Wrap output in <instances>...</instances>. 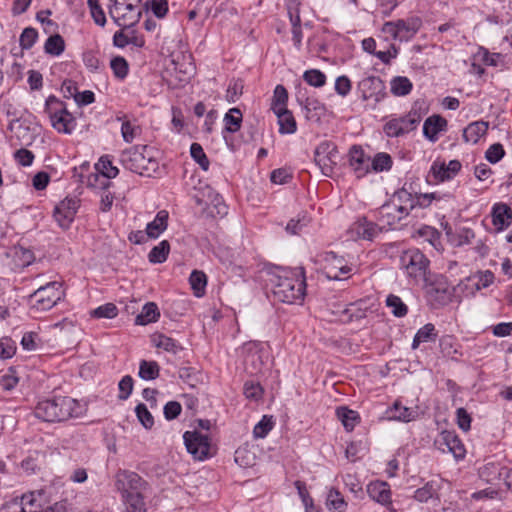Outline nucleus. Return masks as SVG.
<instances>
[{
    "mask_svg": "<svg viewBox=\"0 0 512 512\" xmlns=\"http://www.w3.org/2000/svg\"><path fill=\"white\" fill-rule=\"evenodd\" d=\"M84 407L79 401L68 396L41 400L34 409L37 418L46 422H61L80 417Z\"/></svg>",
    "mask_w": 512,
    "mask_h": 512,
    "instance_id": "f257e3e1",
    "label": "nucleus"
},
{
    "mask_svg": "<svg viewBox=\"0 0 512 512\" xmlns=\"http://www.w3.org/2000/svg\"><path fill=\"white\" fill-rule=\"evenodd\" d=\"M305 290V272L301 267L283 270L275 276L273 281V296L283 303H301L305 296Z\"/></svg>",
    "mask_w": 512,
    "mask_h": 512,
    "instance_id": "f03ea898",
    "label": "nucleus"
},
{
    "mask_svg": "<svg viewBox=\"0 0 512 512\" xmlns=\"http://www.w3.org/2000/svg\"><path fill=\"white\" fill-rule=\"evenodd\" d=\"M444 197H450V195H440L437 192L412 195L408 191L402 189L394 195V198L397 199L400 204L382 206L380 209V215L382 219L387 217V223L391 225L400 221L404 215H408L415 207L419 206L421 208H426L433 200H441Z\"/></svg>",
    "mask_w": 512,
    "mask_h": 512,
    "instance_id": "7ed1b4c3",
    "label": "nucleus"
},
{
    "mask_svg": "<svg viewBox=\"0 0 512 512\" xmlns=\"http://www.w3.org/2000/svg\"><path fill=\"white\" fill-rule=\"evenodd\" d=\"M117 488L120 491L125 512H147L143 491L146 482L134 472L118 475Z\"/></svg>",
    "mask_w": 512,
    "mask_h": 512,
    "instance_id": "20e7f679",
    "label": "nucleus"
},
{
    "mask_svg": "<svg viewBox=\"0 0 512 512\" xmlns=\"http://www.w3.org/2000/svg\"><path fill=\"white\" fill-rule=\"evenodd\" d=\"M428 108L424 101H415L411 109L403 115H393L387 118L383 125V132L389 138L404 137L417 129Z\"/></svg>",
    "mask_w": 512,
    "mask_h": 512,
    "instance_id": "39448f33",
    "label": "nucleus"
},
{
    "mask_svg": "<svg viewBox=\"0 0 512 512\" xmlns=\"http://www.w3.org/2000/svg\"><path fill=\"white\" fill-rule=\"evenodd\" d=\"M123 166L139 175L151 176L158 169V162L148 154L146 146H134L121 154Z\"/></svg>",
    "mask_w": 512,
    "mask_h": 512,
    "instance_id": "423d86ee",
    "label": "nucleus"
},
{
    "mask_svg": "<svg viewBox=\"0 0 512 512\" xmlns=\"http://www.w3.org/2000/svg\"><path fill=\"white\" fill-rule=\"evenodd\" d=\"M64 295L61 282H49L46 285L40 286L29 295L30 310L33 313L46 312L56 306L63 299Z\"/></svg>",
    "mask_w": 512,
    "mask_h": 512,
    "instance_id": "0eeeda50",
    "label": "nucleus"
},
{
    "mask_svg": "<svg viewBox=\"0 0 512 512\" xmlns=\"http://www.w3.org/2000/svg\"><path fill=\"white\" fill-rule=\"evenodd\" d=\"M109 15L123 29L136 25L142 16V0H111Z\"/></svg>",
    "mask_w": 512,
    "mask_h": 512,
    "instance_id": "6e6552de",
    "label": "nucleus"
},
{
    "mask_svg": "<svg viewBox=\"0 0 512 512\" xmlns=\"http://www.w3.org/2000/svg\"><path fill=\"white\" fill-rule=\"evenodd\" d=\"M45 112L48 114L51 126L59 133L71 134L76 127L75 117L68 111L66 104L49 96L45 103Z\"/></svg>",
    "mask_w": 512,
    "mask_h": 512,
    "instance_id": "1a4fd4ad",
    "label": "nucleus"
},
{
    "mask_svg": "<svg viewBox=\"0 0 512 512\" xmlns=\"http://www.w3.org/2000/svg\"><path fill=\"white\" fill-rule=\"evenodd\" d=\"M430 261L418 249H408L400 256V268L416 282L427 281Z\"/></svg>",
    "mask_w": 512,
    "mask_h": 512,
    "instance_id": "9d476101",
    "label": "nucleus"
},
{
    "mask_svg": "<svg viewBox=\"0 0 512 512\" xmlns=\"http://www.w3.org/2000/svg\"><path fill=\"white\" fill-rule=\"evenodd\" d=\"M323 262L326 277L331 280H345L356 271L353 265H349L343 257L334 252L325 253Z\"/></svg>",
    "mask_w": 512,
    "mask_h": 512,
    "instance_id": "9b49d317",
    "label": "nucleus"
},
{
    "mask_svg": "<svg viewBox=\"0 0 512 512\" xmlns=\"http://www.w3.org/2000/svg\"><path fill=\"white\" fill-rule=\"evenodd\" d=\"M421 20L410 18L407 20L389 21L383 25L382 31L395 40L408 41L419 31Z\"/></svg>",
    "mask_w": 512,
    "mask_h": 512,
    "instance_id": "f8f14e48",
    "label": "nucleus"
},
{
    "mask_svg": "<svg viewBox=\"0 0 512 512\" xmlns=\"http://www.w3.org/2000/svg\"><path fill=\"white\" fill-rule=\"evenodd\" d=\"M337 158V146L331 141H323L315 149L314 160L326 176L333 173Z\"/></svg>",
    "mask_w": 512,
    "mask_h": 512,
    "instance_id": "ddd939ff",
    "label": "nucleus"
},
{
    "mask_svg": "<svg viewBox=\"0 0 512 512\" xmlns=\"http://www.w3.org/2000/svg\"><path fill=\"white\" fill-rule=\"evenodd\" d=\"M187 451L197 460H203L209 456L210 443L206 435L197 431H186L183 435Z\"/></svg>",
    "mask_w": 512,
    "mask_h": 512,
    "instance_id": "4468645a",
    "label": "nucleus"
},
{
    "mask_svg": "<svg viewBox=\"0 0 512 512\" xmlns=\"http://www.w3.org/2000/svg\"><path fill=\"white\" fill-rule=\"evenodd\" d=\"M358 90L364 101H373L374 105L382 101L386 95L385 85L377 76H369L358 84Z\"/></svg>",
    "mask_w": 512,
    "mask_h": 512,
    "instance_id": "2eb2a0df",
    "label": "nucleus"
},
{
    "mask_svg": "<svg viewBox=\"0 0 512 512\" xmlns=\"http://www.w3.org/2000/svg\"><path fill=\"white\" fill-rule=\"evenodd\" d=\"M78 208L79 200L77 198L66 197L55 206L53 216L61 228L67 229L73 222Z\"/></svg>",
    "mask_w": 512,
    "mask_h": 512,
    "instance_id": "dca6fc26",
    "label": "nucleus"
},
{
    "mask_svg": "<svg viewBox=\"0 0 512 512\" xmlns=\"http://www.w3.org/2000/svg\"><path fill=\"white\" fill-rule=\"evenodd\" d=\"M383 230L384 226H379L378 224L362 218L354 222L347 233L349 239L352 240L363 239L373 241Z\"/></svg>",
    "mask_w": 512,
    "mask_h": 512,
    "instance_id": "f3484780",
    "label": "nucleus"
},
{
    "mask_svg": "<svg viewBox=\"0 0 512 512\" xmlns=\"http://www.w3.org/2000/svg\"><path fill=\"white\" fill-rule=\"evenodd\" d=\"M95 168L98 173L89 177V183L90 185H95L92 179H94L95 182L99 181L100 187L103 189H107L111 184L110 179L115 178L119 173L118 168L112 164L108 156H102L96 163Z\"/></svg>",
    "mask_w": 512,
    "mask_h": 512,
    "instance_id": "a211bd4d",
    "label": "nucleus"
},
{
    "mask_svg": "<svg viewBox=\"0 0 512 512\" xmlns=\"http://www.w3.org/2000/svg\"><path fill=\"white\" fill-rule=\"evenodd\" d=\"M436 443L442 451L452 453L457 460L465 457V447L455 432L443 431Z\"/></svg>",
    "mask_w": 512,
    "mask_h": 512,
    "instance_id": "6ab92c4d",
    "label": "nucleus"
},
{
    "mask_svg": "<svg viewBox=\"0 0 512 512\" xmlns=\"http://www.w3.org/2000/svg\"><path fill=\"white\" fill-rule=\"evenodd\" d=\"M42 495L41 491H32L16 498L13 503L14 512H40Z\"/></svg>",
    "mask_w": 512,
    "mask_h": 512,
    "instance_id": "aec40b11",
    "label": "nucleus"
},
{
    "mask_svg": "<svg viewBox=\"0 0 512 512\" xmlns=\"http://www.w3.org/2000/svg\"><path fill=\"white\" fill-rule=\"evenodd\" d=\"M461 169L458 160H451L448 164L434 162L430 169V175L435 182H442L453 178Z\"/></svg>",
    "mask_w": 512,
    "mask_h": 512,
    "instance_id": "412c9836",
    "label": "nucleus"
},
{
    "mask_svg": "<svg viewBox=\"0 0 512 512\" xmlns=\"http://www.w3.org/2000/svg\"><path fill=\"white\" fill-rule=\"evenodd\" d=\"M447 121L440 115L434 114L429 116L423 124V135L430 141L435 142L438 139V134L445 131Z\"/></svg>",
    "mask_w": 512,
    "mask_h": 512,
    "instance_id": "4be33fe9",
    "label": "nucleus"
},
{
    "mask_svg": "<svg viewBox=\"0 0 512 512\" xmlns=\"http://www.w3.org/2000/svg\"><path fill=\"white\" fill-rule=\"evenodd\" d=\"M349 163L358 178L365 176L369 171V158L365 156L364 151L358 146H353L350 149Z\"/></svg>",
    "mask_w": 512,
    "mask_h": 512,
    "instance_id": "5701e85b",
    "label": "nucleus"
},
{
    "mask_svg": "<svg viewBox=\"0 0 512 512\" xmlns=\"http://www.w3.org/2000/svg\"><path fill=\"white\" fill-rule=\"evenodd\" d=\"M492 223L497 231H503L506 229L512 219V211L509 206L503 203H498L493 206L492 209Z\"/></svg>",
    "mask_w": 512,
    "mask_h": 512,
    "instance_id": "b1692460",
    "label": "nucleus"
},
{
    "mask_svg": "<svg viewBox=\"0 0 512 512\" xmlns=\"http://www.w3.org/2000/svg\"><path fill=\"white\" fill-rule=\"evenodd\" d=\"M167 225L168 212L166 210H160L155 219L147 224L145 233L147 237L156 239L166 230Z\"/></svg>",
    "mask_w": 512,
    "mask_h": 512,
    "instance_id": "393cba45",
    "label": "nucleus"
},
{
    "mask_svg": "<svg viewBox=\"0 0 512 512\" xmlns=\"http://www.w3.org/2000/svg\"><path fill=\"white\" fill-rule=\"evenodd\" d=\"M420 415L418 407L402 406L399 402H395L390 410V418L410 422L417 419Z\"/></svg>",
    "mask_w": 512,
    "mask_h": 512,
    "instance_id": "a878e982",
    "label": "nucleus"
},
{
    "mask_svg": "<svg viewBox=\"0 0 512 512\" xmlns=\"http://www.w3.org/2000/svg\"><path fill=\"white\" fill-rule=\"evenodd\" d=\"M488 127L485 121L472 122L464 129L463 138L466 142L476 144L487 133Z\"/></svg>",
    "mask_w": 512,
    "mask_h": 512,
    "instance_id": "bb28decb",
    "label": "nucleus"
},
{
    "mask_svg": "<svg viewBox=\"0 0 512 512\" xmlns=\"http://www.w3.org/2000/svg\"><path fill=\"white\" fill-rule=\"evenodd\" d=\"M369 496L380 504L386 505L391 502V492L385 482H376L368 486Z\"/></svg>",
    "mask_w": 512,
    "mask_h": 512,
    "instance_id": "cd10ccee",
    "label": "nucleus"
},
{
    "mask_svg": "<svg viewBox=\"0 0 512 512\" xmlns=\"http://www.w3.org/2000/svg\"><path fill=\"white\" fill-rule=\"evenodd\" d=\"M274 113L278 118L279 132L281 134H293L296 132L297 124L289 110L283 109Z\"/></svg>",
    "mask_w": 512,
    "mask_h": 512,
    "instance_id": "c85d7f7f",
    "label": "nucleus"
},
{
    "mask_svg": "<svg viewBox=\"0 0 512 512\" xmlns=\"http://www.w3.org/2000/svg\"><path fill=\"white\" fill-rule=\"evenodd\" d=\"M117 120L122 122L121 134L125 142L131 143L140 135L141 128L135 121L127 119L125 115L117 117Z\"/></svg>",
    "mask_w": 512,
    "mask_h": 512,
    "instance_id": "c756f323",
    "label": "nucleus"
},
{
    "mask_svg": "<svg viewBox=\"0 0 512 512\" xmlns=\"http://www.w3.org/2000/svg\"><path fill=\"white\" fill-rule=\"evenodd\" d=\"M160 317V312L157 305L154 302L146 303L139 315H137L135 322L138 325H147L152 322H156Z\"/></svg>",
    "mask_w": 512,
    "mask_h": 512,
    "instance_id": "7c9ffc66",
    "label": "nucleus"
},
{
    "mask_svg": "<svg viewBox=\"0 0 512 512\" xmlns=\"http://www.w3.org/2000/svg\"><path fill=\"white\" fill-rule=\"evenodd\" d=\"M436 338L435 326L432 323H427L417 331L412 342V348L416 349L421 343L435 341Z\"/></svg>",
    "mask_w": 512,
    "mask_h": 512,
    "instance_id": "2f4dec72",
    "label": "nucleus"
},
{
    "mask_svg": "<svg viewBox=\"0 0 512 512\" xmlns=\"http://www.w3.org/2000/svg\"><path fill=\"white\" fill-rule=\"evenodd\" d=\"M327 508L332 512H344L347 502L342 494L336 489H330L326 497Z\"/></svg>",
    "mask_w": 512,
    "mask_h": 512,
    "instance_id": "473e14b6",
    "label": "nucleus"
},
{
    "mask_svg": "<svg viewBox=\"0 0 512 512\" xmlns=\"http://www.w3.org/2000/svg\"><path fill=\"white\" fill-rule=\"evenodd\" d=\"M336 414L347 431H352L358 423V414L346 407H339Z\"/></svg>",
    "mask_w": 512,
    "mask_h": 512,
    "instance_id": "72a5a7b5",
    "label": "nucleus"
},
{
    "mask_svg": "<svg viewBox=\"0 0 512 512\" xmlns=\"http://www.w3.org/2000/svg\"><path fill=\"white\" fill-rule=\"evenodd\" d=\"M170 251V244L167 240L161 241L154 246L148 254V259L153 264L163 263L166 261Z\"/></svg>",
    "mask_w": 512,
    "mask_h": 512,
    "instance_id": "f704fd0d",
    "label": "nucleus"
},
{
    "mask_svg": "<svg viewBox=\"0 0 512 512\" xmlns=\"http://www.w3.org/2000/svg\"><path fill=\"white\" fill-rule=\"evenodd\" d=\"M412 83L407 77L397 76L391 80L390 90L395 96H405L412 90Z\"/></svg>",
    "mask_w": 512,
    "mask_h": 512,
    "instance_id": "c9c22d12",
    "label": "nucleus"
},
{
    "mask_svg": "<svg viewBox=\"0 0 512 512\" xmlns=\"http://www.w3.org/2000/svg\"><path fill=\"white\" fill-rule=\"evenodd\" d=\"M189 282L191 285V288L194 291V295L197 297H202L205 293V288L207 285V277L204 272L194 270L190 277Z\"/></svg>",
    "mask_w": 512,
    "mask_h": 512,
    "instance_id": "e433bc0d",
    "label": "nucleus"
},
{
    "mask_svg": "<svg viewBox=\"0 0 512 512\" xmlns=\"http://www.w3.org/2000/svg\"><path fill=\"white\" fill-rule=\"evenodd\" d=\"M225 128L234 133L241 127L242 113L238 108H231L224 116Z\"/></svg>",
    "mask_w": 512,
    "mask_h": 512,
    "instance_id": "4c0bfd02",
    "label": "nucleus"
},
{
    "mask_svg": "<svg viewBox=\"0 0 512 512\" xmlns=\"http://www.w3.org/2000/svg\"><path fill=\"white\" fill-rule=\"evenodd\" d=\"M160 367L155 361L142 360L139 365V377L144 380H154L159 376Z\"/></svg>",
    "mask_w": 512,
    "mask_h": 512,
    "instance_id": "58836bf2",
    "label": "nucleus"
},
{
    "mask_svg": "<svg viewBox=\"0 0 512 512\" xmlns=\"http://www.w3.org/2000/svg\"><path fill=\"white\" fill-rule=\"evenodd\" d=\"M65 49L64 39L59 35L55 34L50 36L44 45V50L47 54L53 56H59L63 53Z\"/></svg>",
    "mask_w": 512,
    "mask_h": 512,
    "instance_id": "ea45409f",
    "label": "nucleus"
},
{
    "mask_svg": "<svg viewBox=\"0 0 512 512\" xmlns=\"http://www.w3.org/2000/svg\"><path fill=\"white\" fill-rule=\"evenodd\" d=\"M153 343L157 348H161L173 354L178 353V351L182 349L177 341L162 334L156 335L153 338Z\"/></svg>",
    "mask_w": 512,
    "mask_h": 512,
    "instance_id": "a19ab883",
    "label": "nucleus"
},
{
    "mask_svg": "<svg viewBox=\"0 0 512 512\" xmlns=\"http://www.w3.org/2000/svg\"><path fill=\"white\" fill-rule=\"evenodd\" d=\"M255 453L248 447H239L235 451V462L242 467H251L255 464Z\"/></svg>",
    "mask_w": 512,
    "mask_h": 512,
    "instance_id": "79ce46f5",
    "label": "nucleus"
},
{
    "mask_svg": "<svg viewBox=\"0 0 512 512\" xmlns=\"http://www.w3.org/2000/svg\"><path fill=\"white\" fill-rule=\"evenodd\" d=\"M288 100V92L282 85H277L274 89L273 100H272V110L273 112H277L283 109H286V103Z\"/></svg>",
    "mask_w": 512,
    "mask_h": 512,
    "instance_id": "37998d69",
    "label": "nucleus"
},
{
    "mask_svg": "<svg viewBox=\"0 0 512 512\" xmlns=\"http://www.w3.org/2000/svg\"><path fill=\"white\" fill-rule=\"evenodd\" d=\"M386 305L396 317H403L407 314L408 308L400 297L390 294L386 298Z\"/></svg>",
    "mask_w": 512,
    "mask_h": 512,
    "instance_id": "c03bdc74",
    "label": "nucleus"
},
{
    "mask_svg": "<svg viewBox=\"0 0 512 512\" xmlns=\"http://www.w3.org/2000/svg\"><path fill=\"white\" fill-rule=\"evenodd\" d=\"M190 154L194 161L197 162L203 170H208L210 163L202 146L199 143H193L191 145Z\"/></svg>",
    "mask_w": 512,
    "mask_h": 512,
    "instance_id": "a18cd8bd",
    "label": "nucleus"
},
{
    "mask_svg": "<svg viewBox=\"0 0 512 512\" xmlns=\"http://www.w3.org/2000/svg\"><path fill=\"white\" fill-rule=\"evenodd\" d=\"M91 316L94 318H107L112 319L117 316L118 309L113 303H106L97 307L96 309L91 311Z\"/></svg>",
    "mask_w": 512,
    "mask_h": 512,
    "instance_id": "49530a36",
    "label": "nucleus"
},
{
    "mask_svg": "<svg viewBox=\"0 0 512 512\" xmlns=\"http://www.w3.org/2000/svg\"><path fill=\"white\" fill-rule=\"evenodd\" d=\"M87 4L94 22L97 25L104 27L106 24V16L103 9L100 6L99 0H88Z\"/></svg>",
    "mask_w": 512,
    "mask_h": 512,
    "instance_id": "de8ad7c7",
    "label": "nucleus"
},
{
    "mask_svg": "<svg viewBox=\"0 0 512 512\" xmlns=\"http://www.w3.org/2000/svg\"><path fill=\"white\" fill-rule=\"evenodd\" d=\"M303 79L311 86L322 87L326 83V76L320 70L311 69L303 74Z\"/></svg>",
    "mask_w": 512,
    "mask_h": 512,
    "instance_id": "09e8293b",
    "label": "nucleus"
},
{
    "mask_svg": "<svg viewBox=\"0 0 512 512\" xmlns=\"http://www.w3.org/2000/svg\"><path fill=\"white\" fill-rule=\"evenodd\" d=\"M272 417L263 416L262 419L254 426L253 435L255 438H264L272 430Z\"/></svg>",
    "mask_w": 512,
    "mask_h": 512,
    "instance_id": "8fccbe9b",
    "label": "nucleus"
},
{
    "mask_svg": "<svg viewBox=\"0 0 512 512\" xmlns=\"http://www.w3.org/2000/svg\"><path fill=\"white\" fill-rule=\"evenodd\" d=\"M110 67L119 79H124L128 74V63L123 57H114L110 62Z\"/></svg>",
    "mask_w": 512,
    "mask_h": 512,
    "instance_id": "3c124183",
    "label": "nucleus"
},
{
    "mask_svg": "<svg viewBox=\"0 0 512 512\" xmlns=\"http://www.w3.org/2000/svg\"><path fill=\"white\" fill-rule=\"evenodd\" d=\"M392 165V158L387 153H378L372 160V168L376 172L389 170Z\"/></svg>",
    "mask_w": 512,
    "mask_h": 512,
    "instance_id": "603ef678",
    "label": "nucleus"
},
{
    "mask_svg": "<svg viewBox=\"0 0 512 512\" xmlns=\"http://www.w3.org/2000/svg\"><path fill=\"white\" fill-rule=\"evenodd\" d=\"M468 281H474L473 285L475 286L476 290H480L483 288H487L493 283L494 275L491 271L486 270L480 273L478 276L469 278Z\"/></svg>",
    "mask_w": 512,
    "mask_h": 512,
    "instance_id": "864d4df0",
    "label": "nucleus"
},
{
    "mask_svg": "<svg viewBox=\"0 0 512 512\" xmlns=\"http://www.w3.org/2000/svg\"><path fill=\"white\" fill-rule=\"evenodd\" d=\"M135 412L137 418L145 428H151L154 425V419L151 413L148 411L145 404L140 403L136 406Z\"/></svg>",
    "mask_w": 512,
    "mask_h": 512,
    "instance_id": "5fc2aeb1",
    "label": "nucleus"
},
{
    "mask_svg": "<svg viewBox=\"0 0 512 512\" xmlns=\"http://www.w3.org/2000/svg\"><path fill=\"white\" fill-rule=\"evenodd\" d=\"M37 37L38 33L34 28H25L20 35V46L23 49H30L36 42Z\"/></svg>",
    "mask_w": 512,
    "mask_h": 512,
    "instance_id": "6e6d98bb",
    "label": "nucleus"
},
{
    "mask_svg": "<svg viewBox=\"0 0 512 512\" xmlns=\"http://www.w3.org/2000/svg\"><path fill=\"white\" fill-rule=\"evenodd\" d=\"M118 389V398L120 400L128 399V397L131 395L133 391V378L130 375L124 376L118 384Z\"/></svg>",
    "mask_w": 512,
    "mask_h": 512,
    "instance_id": "4d7b16f0",
    "label": "nucleus"
},
{
    "mask_svg": "<svg viewBox=\"0 0 512 512\" xmlns=\"http://www.w3.org/2000/svg\"><path fill=\"white\" fill-rule=\"evenodd\" d=\"M243 92V83L240 80L231 82L226 91V99L230 103L238 100Z\"/></svg>",
    "mask_w": 512,
    "mask_h": 512,
    "instance_id": "13d9d810",
    "label": "nucleus"
},
{
    "mask_svg": "<svg viewBox=\"0 0 512 512\" xmlns=\"http://www.w3.org/2000/svg\"><path fill=\"white\" fill-rule=\"evenodd\" d=\"M504 154L503 146L500 143H495L487 149L485 157L490 163H497L503 158Z\"/></svg>",
    "mask_w": 512,
    "mask_h": 512,
    "instance_id": "bf43d9fd",
    "label": "nucleus"
},
{
    "mask_svg": "<svg viewBox=\"0 0 512 512\" xmlns=\"http://www.w3.org/2000/svg\"><path fill=\"white\" fill-rule=\"evenodd\" d=\"M244 394L251 400H259L263 395V389L259 383L246 382L244 385Z\"/></svg>",
    "mask_w": 512,
    "mask_h": 512,
    "instance_id": "052dcab7",
    "label": "nucleus"
},
{
    "mask_svg": "<svg viewBox=\"0 0 512 512\" xmlns=\"http://www.w3.org/2000/svg\"><path fill=\"white\" fill-rule=\"evenodd\" d=\"M418 234L433 246H436V243L439 241L440 237L439 232L431 226H423L419 228Z\"/></svg>",
    "mask_w": 512,
    "mask_h": 512,
    "instance_id": "680f3d73",
    "label": "nucleus"
},
{
    "mask_svg": "<svg viewBox=\"0 0 512 512\" xmlns=\"http://www.w3.org/2000/svg\"><path fill=\"white\" fill-rule=\"evenodd\" d=\"M16 350L15 343L10 338H2L0 340V358H11Z\"/></svg>",
    "mask_w": 512,
    "mask_h": 512,
    "instance_id": "e2e57ef3",
    "label": "nucleus"
},
{
    "mask_svg": "<svg viewBox=\"0 0 512 512\" xmlns=\"http://www.w3.org/2000/svg\"><path fill=\"white\" fill-rule=\"evenodd\" d=\"M435 492L433 485L427 483L425 486L415 491L414 498L419 502H426L434 496Z\"/></svg>",
    "mask_w": 512,
    "mask_h": 512,
    "instance_id": "0e129e2a",
    "label": "nucleus"
},
{
    "mask_svg": "<svg viewBox=\"0 0 512 512\" xmlns=\"http://www.w3.org/2000/svg\"><path fill=\"white\" fill-rule=\"evenodd\" d=\"M292 24L293 41L297 48L301 46L302 41V30H301V18L300 15L295 14L290 21Z\"/></svg>",
    "mask_w": 512,
    "mask_h": 512,
    "instance_id": "69168bd1",
    "label": "nucleus"
},
{
    "mask_svg": "<svg viewBox=\"0 0 512 512\" xmlns=\"http://www.w3.org/2000/svg\"><path fill=\"white\" fill-rule=\"evenodd\" d=\"M457 424L463 431H468L471 427V417L464 408H458L456 411Z\"/></svg>",
    "mask_w": 512,
    "mask_h": 512,
    "instance_id": "338daca9",
    "label": "nucleus"
},
{
    "mask_svg": "<svg viewBox=\"0 0 512 512\" xmlns=\"http://www.w3.org/2000/svg\"><path fill=\"white\" fill-rule=\"evenodd\" d=\"M16 161L22 166H30L34 160V155L27 149H19L15 152Z\"/></svg>",
    "mask_w": 512,
    "mask_h": 512,
    "instance_id": "774afa93",
    "label": "nucleus"
}]
</instances>
